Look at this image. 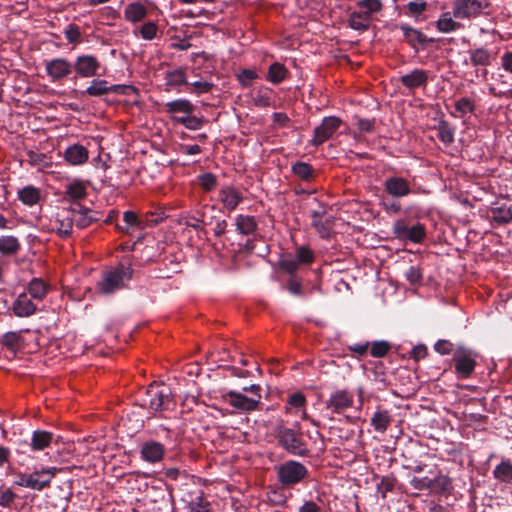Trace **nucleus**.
Instances as JSON below:
<instances>
[{
  "mask_svg": "<svg viewBox=\"0 0 512 512\" xmlns=\"http://www.w3.org/2000/svg\"><path fill=\"white\" fill-rule=\"evenodd\" d=\"M180 223L203 233H207L206 228L209 227L217 237L224 235L227 227V221L214 205H204L188 212L181 218Z\"/></svg>",
  "mask_w": 512,
  "mask_h": 512,
  "instance_id": "f257e3e1",
  "label": "nucleus"
},
{
  "mask_svg": "<svg viewBox=\"0 0 512 512\" xmlns=\"http://www.w3.org/2000/svg\"><path fill=\"white\" fill-rule=\"evenodd\" d=\"M136 404L148 410L147 419H151L162 412L171 411L176 406L171 389L165 384L156 382L146 388L144 396Z\"/></svg>",
  "mask_w": 512,
  "mask_h": 512,
  "instance_id": "f03ea898",
  "label": "nucleus"
},
{
  "mask_svg": "<svg viewBox=\"0 0 512 512\" xmlns=\"http://www.w3.org/2000/svg\"><path fill=\"white\" fill-rule=\"evenodd\" d=\"M273 434L278 445L289 454L298 457H308L310 455L308 444L304 440L301 431L289 428L284 425L283 421H280L274 427Z\"/></svg>",
  "mask_w": 512,
  "mask_h": 512,
  "instance_id": "7ed1b4c3",
  "label": "nucleus"
},
{
  "mask_svg": "<svg viewBox=\"0 0 512 512\" xmlns=\"http://www.w3.org/2000/svg\"><path fill=\"white\" fill-rule=\"evenodd\" d=\"M133 277L131 265L119 264L103 271L101 280L97 283V291L103 295H112L128 286Z\"/></svg>",
  "mask_w": 512,
  "mask_h": 512,
  "instance_id": "20e7f679",
  "label": "nucleus"
},
{
  "mask_svg": "<svg viewBox=\"0 0 512 512\" xmlns=\"http://www.w3.org/2000/svg\"><path fill=\"white\" fill-rule=\"evenodd\" d=\"M429 473L432 474L433 477H411L409 480L410 486L415 490L429 491L431 494L436 495H444L452 490V479L448 475L444 474L441 470H437L436 473L430 470Z\"/></svg>",
  "mask_w": 512,
  "mask_h": 512,
  "instance_id": "39448f33",
  "label": "nucleus"
},
{
  "mask_svg": "<svg viewBox=\"0 0 512 512\" xmlns=\"http://www.w3.org/2000/svg\"><path fill=\"white\" fill-rule=\"evenodd\" d=\"M275 471L278 482L286 489L293 488L309 477L308 468L296 460H287L275 466Z\"/></svg>",
  "mask_w": 512,
  "mask_h": 512,
  "instance_id": "423d86ee",
  "label": "nucleus"
},
{
  "mask_svg": "<svg viewBox=\"0 0 512 512\" xmlns=\"http://www.w3.org/2000/svg\"><path fill=\"white\" fill-rule=\"evenodd\" d=\"M478 354L464 345H457L452 361L458 379L469 378L477 365Z\"/></svg>",
  "mask_w": 512,
  "mask_h": 512,
  "instance_id": "0eeeda50",
  "label": "nucleus"
},
{
  "mask_svg": "<svg viewBox=\"0 0 512 512\" xmlns=\"http://www.w3.org/2000/svg\"><path fill=\"white\" fill-rule=\"evenodd\" d=\"M489 5V0H455L453 2V16L457 19L475 18Z\"/></svg>",
  "mask_w": 512,
  "mask_h": 512,
  "instance_id": "6e6552de",
  "label": "nucleus"
},
{
  "mask_svg": "<svg viewBox=\"0 0 512 512\" xmlns=\"http://www.w3.org/2000/svg\"><path fill=\"white\" fill-rule=\"evenodd\" d=\"M72 482L68 481L61 486H57L55 491L48 496L47 507L50 512H66L69 502L73 497Z\"/></svg>",
  "mask_w": 512,
  "mask_h": 512,
  "instance_id": "1a4fd4ad",
  "label": "nucleus"
},
{
  "mask_svg": "<svg viewBox=\"0 0 512 512\" xmlns=\"http://www.w3.org/2000/svg\"><path fill=\"white\" fill-rule=\"evenodd\" d=\"M394 234L403 240H410L413 243H420L426 236L425 226L416 223L409 226L405 220H397L393 226Z\"/></svg>",
  "mask_w": 512,
  "mask_h": 512,
  "instance_id": "9d476101",
  "label": "nucleus"
},
{
  "mask_svg": "<svg viewBox=\"0 0 512 512\" xmlns=\"http://www.w3.org/2000/svg\"><path fill=\"white\" fill-rule=\"evenodd\" d=\"M45 71L52 82H60L72 73L73 65L68 59L57 57L45 62Z\"/></svg>",
  "mask_w": 512,
  "mask_h": 512,
  "instance_id": "9b49d317",
  "label": "nucleus"
},
{
  "mask_svg": "<svg viewBox=\"0 0 512 512\" xmlns=\"http://www.w3.org/2000/svg\"><path fill=\"white\" fill-rule=\"evenodd\" d=\"M341 123V119L337 117H325L322 123L314 129L313 139L311 140L312 145L317 147L329 140L339 129Z\"/></svg>",
  "mask_w": 512,
  "mask_h": 512,
  "instance_id": "f8f14e48",
  "label": "nucleus"
},
{
  "mask_svg": "<svg viewBox=\"0 0 512 512\" xmlns=\"http://www.w3.org/2000/svg\"><path fill=\"white\" fill-rule=\"evenodd\" d=\"M73 65L76 74L81 78H91L97 75L100 68V62L93 55L77 56Z\"/></svg>",
  "mask_w": 512,
  "mask_h": 512,
  "instance_id": "ddd939ff",
  "label": "nucleus"
},
{
  "mask_svg": "<svg viewBox=\"0 0 512 512\" xmlns=\"http://www.w3.org/2000/svg\"><path fill=\"white\" fill-rule=\"evenodd\" d=\"M108 82L103 79H94L88 86L86 93L92 97H101L108 93L126 94L127 90L132 89L127 85H107Z\"/></svg>",
  "mask_w": 512,
  "mask_h": 512,
  "instance_id": "4468645a",
  "label": "nucleus"
},
{
  "mask_svg": "<svg viewBox=\"0 0 512 512\" xmlns=\"http://www.w3.org/2000/svg\"><path fill=\"white\" fill-rule=\"evenodd\" d=\"M243 199V192L234 186H224L219 190V201L228 212L234 211Z\"/></svg>",
  "mask_w": 512,
  "mask_h": 512,
  "instance_id": "2eb2a0df",
  "label": "nucleus"
},
{
  "mask_svg": "<svg viewBox=\"0 0 512 512\" xmlns=\"http://www.w3.org/2000/svg\"><path fill=\"white\" fill-rule=\"evenodd\" d=\"M384 190L393 198H403L411 193V186L409 182L399 176L388 177L384 181Z\"/></svg>",
  "mask_w": 512,
  "mask_h": 512,
  "instance_id": "dca6fc26",
  "label": "nucleus"
},
{
  "mask_svg": "<svg viewBox=\"0 0 512 512\" xmlns=\"http://www.w3.org/2000/svg\"><path fill=\"white\" fill-rule=\"evenodd\" d=\"M165 455V447L162 443L149 440L144 442L140 448V457L145 462L154 464L163 460Z\"/></svg>",
  "mask_w": 512,
  "mask_h": 512,
  "instance_id": "f3484780",
  "label": "nucleus"
},
{
  "mask_svg": "<svg viewBox=\"0 0 512 512\" xmlns=\"http://www.w3.org/2000/svg\"><path fill=\"white\" fill-rule=\"evenodd\" d=\"M352 405L353 395L347 390H337L333 392L326 402V407L331 409L333 413H341L352 407Z\"/></svg>",
  "mask_w": 512,
  "mask_h": 512,
  "instance_id": "a211bd4d",
  "label": "nucleus"
},
{
  "mask_svg": "<svg viewBox=\"0 0 512 512\" xmlns=\"http://www.w3.org/2000/svg\"><path fill=\"white\" fill-rule=\"evenodd\" d=\"M60 438V436L55 437L52 432L38 429L32 432L28 446L32 451L39 452L48 448L53 442L58 443Z\"/></svg>",
  "mask_w": 512,
  "mask_h": 512,
  "instance_id": "6ab92c4d",
  "label": "nucleus"
},
{
  "mask_svg": "<svg viewBox=\"0 0 512 512\" xmlns=\"http://www.w3.org/2000/svg\"><path fill=\"white\" fill-rule=\"evenodd\" d=\"M118 232L132 235L137 230H144L145 223L134 211H125L123 214V224H116Z\"/></svg>",
  "mask_w": 512,
  "mask_h": 512,
  "instance_id": "aec40b11",
  "label": "nucleus"
},
{
  "mask_svg": "<svg viewBox=\"0 0 512 512\" xmlns=\"http://www.w3.org/2000/svg\"><path fill=\"white\" fill-rule=\"evenodd\" d=\"M165 109L175 122V117L190 115L195 110V105L187 99H176L165 104Z\"/></svg>",
  "mask_w": 512,
  "mask_h": 512,
  "instance_id": "412c9836",
  "label": "nucleus"
},
{
  "mask_svg": "<svg viewBox=\"0 0 512 512\" xmlns=\"http://www.w3.org/2000/svg\"><path fill=\"white\" fill-rule=\"evenodd\" d=\"M469 63L473 67H488L494 60L493 53L486 47H475L468 51Z\"/></svg>",
  "mask_w": 512,
  "mask_h": 512,
  "instance_id": "4be33fe9",
  "label": "nucleus"
},
{
  "mask_svg": "<svg viewBox=\"0 0 512 512\" xmlns=\"http://www.w3.org/2000/svg\"><path fill=\"white\" fill-rule=\"evenodd\" d=\"M400 82L409 90L425 86L428 82V72L422 69H414L412 72L400 77Z\"/></svg>",
  "mask_w": 512,
  "mask_h": 512,
  "instance_id": "5701e85b",
  "label": "nucleus"
},
{
  "mask_svg": "<svg viewBox=\"0 0 512 512\" xmlns=\"http://www.w3.org/2000/svg\"><path fill=\"white\" fill-rule=\"evenodd\" d=\"M227 397H229V404L239 410L242 411H253L258 406V400L253 398H249L242 393L236 392L234 390H230L227 392Z\"/></svg>",
  "mask_w": 512,
  "mask_h": 512,
  "instance_id": "b1692460",
  "label": "nucleus"
},
{
  "mask_svg": "<svg viewBox=\"0 0 512 512\" xmlns=\"http://www.w3.org/2000/svg\"><path fill=\"white\" fill-rule=\"evenodd\" d=\"M74 226L73 210L71 208L62 209L57 213L55 219V227L62 236H69Z\"/></svg>",
  "mask_w": 512,
  "mask_h": 512,
  "instance_id": "393cba45",
  "label": "nucleus"
},
{
  "mask_svg": "<svg viewBox=\"0 0 512 512\" xmlns=\"http://www.w3.org/2000/svg\"><path fill=\"white\" fill-rule=\"evenodd\" d=\"M400 29L403 32L405 41L414 49H417L418 46L424 47L428 42H433V39H428L425 34H423L420 30H417L408 25H401Z\"/></svg>",
  "mask_w": 512,
  "mask_h": 512,
  "instance_id": "a878e982",
  "label": "nucleus"
},
{
  "mask_svg": "<svg viewBox=\"0 0 512 512\" xmlns=\"http://www.w3.org/2000/svg\"><path fill=\"white\" fill-rule=\"evenodd\" d=\"M36 309V305L24 293L20 294L12 305L13 313L17 317H29L36 312Z\"/></svg>",
  "mask_w": 512,
  "mask_h": 512,
  "instance_id": "bb28decb",
  "label": "nucleus"
},
{
  "mask_svg": "<svg viewBox=\"0 0 512 512\" xmlns=\"http://www.w3.org/2000/svg\"><path fill=\"white\" fill-rule=\"evenodd\" d=\"M88 157V150L80 144L69 146L64 152L65 160L75 166L84 164L88 160Z\"/></svg>",
  "mask_w": 512,
  "mask_h": 512,
  "instance_id": "cd10ccee",
  "label": "nucleus"
},
{
  "mask_svg": "<svg viewBox=\"0 0 512 512\" xmlns=\"http://www.w3.org/2000/svg\"><path fill=\"white\" fill-rule=\"evenodd\" d=\"M314 258H278L276 263L271 262L275 267L292 275L299 267L300 264H310Z\"/></svg>",
  "mask_w": 512,
  "mask_h": 512,
  "instance_id": "c85d7f7f",
  "label": "nucleus"
},
{
  "mask_svg": "<svg viewBox=\"0 0 512 512\" xmlns=\"http://www.w3.org/2000/svg\"><path fill=\"white\" fill-rule=\"evenodd\" d=\"M373 17L361 13L359 10L353 11L349 14L348 26L357 31H367L371 25Z\"/></svg>",
  "mask_w": 512,
  "mask_h": 512,
  "instance_id": "c756f323",
  "label": "nucleus"
},
{
  "mask_svg": "<svg viewBox=\"0 0 512 512\" xmlns=\"http://www.w3.org/2000/svg\"><path fill=\"white\" fill-rule=\"evenodd\" d=\"M236 230L243 235H251L256 232L258 223L254 216L238 215L235 219Z\"/></svg>",
  "mask_w": 512,
  "mask_h": 512,
  "instance_id": "7c9ffc66",
  "label": "nucleus"
},
{
  "mask_svg": "<svg viewBox=\"0 0 512 512\" xmlns=\"http://www.w3.org/2000/svg\"><path fill=\"white\" fill-rule=\"evenodd\" d=\"M147 16L146 7L139 3L133 2L126 5L124 9V17L127 21L136 23L142 21Z\"/></svg>",
  "mask_w": 512,
  "mask_h": 512,
  "instance_id": "2f4dec72",
  "label": "nucleus"
},
{
  "mask_svg": "<svg viewBox=\"0 0 512 512\" xmlns=\"http://www.w3.org/2000/svg\"><path fill=\"white\" fill-rule=\"evenodd\" d=\"M490 215L496 225L507 224L512 220V207L507 204L492 207Z\"/></svg>",
  "mask_w": 512,
  "mask_h": 512,
  "instance_id": "473e14b6",
  "label": "nucleus"
},
{
  "mask_svg": "<svg viewBox=\"0 0 512 512\" xmlns=\"http://www.w3.org/2000/svg\"><path fill=\"white\" fill-rule=\"evenodd\" d=\"M391 421V415L387 410L378 409L371 417L370 424L375 431L383 433L387 430Z\"/></svg>",
  "mask_w": 512,
  "mask_h": 512,
  "instance_id": "72a5a7b5",
  "label": "nucleus"
},
{
  "mask_svg": "<svg viewBox=\"0 0 512 512\" xmlns=\"http://www.w3.org/2000/svg\"><path fill=\"white\" fill-rule=\"evenodd\" d=\"M493 477L506 484L512 482V462L509 459L502 460L493 470Z\"/></svg>",
  "mask_w": 512,
  "mask_h": 512,
  "instance_id": "f704fd0d",
  "label": "nucleus"
},
{
  "mask_svg": "<svg viewBox=\"0 0 512 512\" xmlns=\"http://www.w3.org/2000/svg\"><path fill=\"white\" fill-rule=\"evenodd\" d=\"M41 198L40 190L34 186H25L18 191V199L25 205L33 206Z\"/></svg>",
  "mask_w": 512,
  "mask_h": 512,
  "instance_id": "c9c22d12",
  "label": "nucleus"
},
{
  "mask_svg": "<svg viewBox=\"0 0 512 512\" xmlns=\"http://www.w3.org/2000/svg\"><path fill=\"white\" fill-rule=\"evenodd\" d=\"M436 27L442 33H449L461 29L462 24L456 22L450 12H445L437 20Z\"/></svg>",
  "mask_w": 512,
  "mask_h": 512,
  "instance_id": "e433bc0d",
  "label": "nucleus"
},
{
  "mask_svg": "<svg viewBox=\"0 0 512 512\" xmlns=\"http://www.w3.org/2000/svg\"><path fill=\"white\" fill-rule=\"evenodd\" d=\"M186 73L183 68L169 70L165 73V85L168 87L177 88L186 84Z\"/></svg>",
  "mask_w": 512,
  "mask_h": 512,
  "instance_id": "4c0bfd02",
  "label": "nucleus"
},
{
  "mask_svg": "<svg viewBox=\"0 0 512 512\" xmlns=\"http://www.w3.org/2000/svg\"><path fill=\"white\" fill-rule=\"evenodd\" d=\"M48 475L42 472V470L28 473V488L32 490L42 491L44 488L49 487Z\"/></svg>",
  "mask_w": 512,
  "mask_h": 512,
  "instance_id": "58836bf2",
  "label": "nucleus"
},
{
  "mask_svg": "<svg viewBox=\"0 0 512 512\" xmlns=\"http://www.w3.org/2000/svg\"><path fill=\"white\" fill-rule=\"evenodd\" d=\"M287 75V68L283 64L275 62L269 67L267 80L273 84H280L286 79Z\"/></svg>",
  "mask_w": 512,
  "mask_h": 512,
  "instance_id": "ea45409f",
  "label": "nucleus"
},
{
  "mask_svg": "<svg viewBox=\"0 0 512 512\" xmlns=\"http://www.w3.org/2000/svg\"><path fill=\"white\" fill-rule=\"evenodd\" d=\"M292 172L295 176L303 181H312L315 177L314 168L306 162H296L292 166Z\"/></svg>",
  "mask_w": 512,
  "mask_h": 512,
  "instance_id": "a19ab883",
  "label": "nucleus"
},
{
  "mask_svg": "<svg viewBox=\"0 0 512 512\" xmlns=\"http://www.w3.org/2000/svg\"><path fill=\"white\" fill-rule=\"evenodd\" d=\"M435 129L437 130L438 138L446 146H449L454 142V128L447 121H439Z\"/></svg>",
  "mask_w": 512,
  "mask_h": 512,
  "instance_id": "79ce46f5",
  "label": "nucleus"
},
{
  "mask_svg": "<svg viewBox=\"0 0 512 512\" xmlns=\"http://www.w3.org/2000/svg\"><path fill=\"white\" fill-rule=\"evenodd\" d=\"M356 7L361 13L372 17L373 14H377L382 11L383 3L382 0H359L356 3Z\"/></svg>",
  "mask_w": 512,
  "mask_h": 512,
  "instance_id": "37998d69",
  "label": "nucleus"
},
{
  "mask_svg": "<svg viewBox=\"0 0 512 512\" xmlns=\"http://www.w3.org/2000/svg\"><path fill=\"white\" fill-rule=\"evenodd\" d=\"M28 292L32 298L42 300L48 292V285L41 278H33L28 285Z\"/></svg>",
  "mask_w": 512,
  "mask_h": 512,
  "instance_id": "c03bdc74",
  "label": "nucleus"
},
{
  "mask_svg": "<svg viewBox=\"0 0 512 512\" xmlns=\"http://www.w3.org/2000/svg\"><path fill=\"white\" fill-rule=\"evenodd\" d=\"M252 103L259 108L270 107L272 104L271 90L260 88L252 94Z\"/></svg>",
  "mask_w": 512,
  "mask_h": 512,
  "instance_id": "a18cd8bd",
  "label": "nucleus"
},
{
  "mask_svg": "<svg viewBox=\"0 0 512 512\" xmlns=\"http://www.w3.org/2000/svg\"><path fill=\"white\" fill-rule=\"evenodd\" d=\"M397 479L393 474L383 476L376 486L377 492L382 499H386L387 493L392 492L395 488Z\"/></svg>",
  "mask_w": 512,
  "mask_h": 512,
  "instance_id": "49530a36",
  "label": "nucleus"
},
{
  "mask_svg": "<svg viewBox=\"0 0 512 512\" xmlns=\"http://www.w3.org/2000/svg\"><path fill=\"white\" fill-rule=\"evenodd\" d=\"M73 210L74 225L77 228L84 229L91 225V221L88 217L86 207L77 205V207L71 208Z\"/></svg>",
  "mask_w": 512,
  "mask_h": 512,
  "instance_id": "de8ad7c7",
  "label": "nucleus"
},
{
  "mask_svg": "<svg viewBox=\"0 0 512 512\" xmlns=\"http://www.w3.org/2000/svg\"><path fill=\"white\" fill-rule=\"evenodd\" d=\"M20 248L19 241L14 236L0 237V252L2 254H15Z\"/></svg>",
  "mask_w": 512,
  "mask_h": 512,
  "instance_id": "09e8293b",
  "label": "nucleus"
},
{
  "mask_svg": "<svg viewBox=\"0 0 512 512\" xmlns=\"http://www.w3.org/2000/svg\"><path fill=\"white\" fill-rule=\"evenodd\" d=\"M66 195L73 200L84 199L87 195L85 185L80 181H74L67 185Z\"/></svg>",
  "mask_w": 512,
  "mask_h": 512,
  "instance_id": "8fccbe9b",
  "label": "nucleus"
},
{
  "mask_svg": "<svg viewBox=\"0 0 512 512\" xmlns=\"http://www.w3.org/2000/svg\"><path fill=\"white\" fill-rule=\"evenodd\" d=\"M428 4L425 0H413L410 1L406 6L405 15L418 18L427 10Z\"/></svg>",
  "mask_w": 512,
  "mask_h": 512,
  "instance_id": "3c124183",
  "label": "nucleus"
},
{
  "mask_svg": "<svg viewBox=\"0 0 512 512\" xmlns=\"http://www.w3.org/2000/svg\"><path fill=\"white\" fill-rule=\"evenodd\" d=\"M23 331L28 332L29 330L26 329V330H21L20 332H16V331L6 332L1 337L0 344L9 350H12V351L15 350L19 344L20 339H21L20 333Z\"/></svg>",
  "mask_w": 512,
  "mask_h": 512,
  "instance_id": "603ef678",
  "label": "nucleus"
},
{
  "mask_svg": "<svg viewBox=\"0 0 512 512\" xmlns=\"http://www.w3.org/2000/svg\"><path fill=\"white\" fill-rule=\"evenodd\" d=\"M175 122L184 125L189 130H197L203 126L204 119L190 114L187 116L175 117Z\"/></svg>",
  "mask_w": 512,
  "mask_h": 512,
  "instance_id": "864d4df0",
  "label": "nucleus"
},
{
  "mask_svg": "<svg viewBox=\"0 0 512 512\" xmlns=\"http://www.w3.org/2000/svg\"><path fill=\"white\" fill-rule=\"evenodd\" d=\"M210 503L204 498L200 492L188 505V512H209Z\"/></svg>",
  "mask_w": 512,
  "mask_h": 512,
  "instance_id": "5fc2aeb1",
  "label": "nucleus"
},
{
  "mask_svg": "<svg viewBox=\"0 0 512 512\" xmlns=\"http://www.w3.org/2000/svg\"><path fill=\"white\" fill-rule=\"evenodd\" d=\"M390 348V343L385 340L374 341L371 344L370 354L375 358H382L389 352Z\"/></svg>",
  "mask_w": 512,
  "mask_h": 512,
  "instance_id": "6e6d98bb",
  "label": "nucleus"
},
{
  "mask_svg": "<svg viewBox=\"0 0 512 512\" xmlns=\"http://www.w3.org/2000/svg\"><path fill=\"white\" fill-rule=\"evenodd\" d=\"M474 108L473 101L468 97H463L455 103V110L458 113V117H463L467 113L473 112Z\"/></svg>",
  "mask_w": 512,
  "mask_h": 512,
  "instance_id": "4d7b16f0",
  "label": "nucleus"
},
{
  "mask_svg": "<svg viewBox=\"0 0 512 512\" xmlns=\"http://www.w3.org/2000/svg\"><path fill=\"white\" fill-rule=\"evenodd\" d=\"M64 34H65V37L67 39V41L70 43V44H79L82 40H81V31H80V28L79 26H77L76 24H69L65 31H64Z\"/></svg>",
  "mask_w": 512,
  "mask_h": 512,
  "instance_id": "13d9d810",
  "label": "nucleus"
},
{
  "mask_svg": "<svg viewBox=\"0 0 512 512\" xmlns=\"http://www.w3.org/2000/svg\"><path fill=\"white\" fill-rule=\"evenodd\" d=\"M313 227H315L322 238L329 239L333 230V221L331 219H326L325 221H317Z\"/></svg>",
  "mask_w": 512,
  "mask_h": 512,
  "instance_id": "bf43d9fd",
  "label": "nucleus"
},
{
  "mask_svg": "<svg viewBox=\"0 0 512 512\" xmlns=\"http://www.w3.org/2000/svg\"><path fill=\"white\" fill-rule=\"evenodd\" d=\"M456 347L457 346H455L449 340L440 339L435 343L434 350L440 355H454Z\"/></svg>",
  "mask_w": 512,
  "mask_h": 512,
  "instance_id": "052dcab7",
  "label": "nucleus"
},
{
  "mask_svg": "<svg viewBox=\"0 0 512 512\" xmlns=\"http://www.w3.org/2000/svg\"><path fill=\"white\" fill-rule=\"evenodd\" d=\"M199 185L204 191H211L217 185L216 176L212 173H204L198 176Z\"/></svg>",
  "mask_w": 512,
  "mask_h": 512,
  "instance_id": "680f3d73",
  "label": "nucleus"
},
{
  "mask_svg": "<svg viewBox=\"0 0 512 512\" xmlns=\"http://www.w3.org/2000/svg\"><path fill=\"white\" fill-rule=\"evenodd\" d=\"M158 27L156 23L149 21L142 25L140 35L145 40H152L156 37Z\"/></svg>",
  "mask_w": 512,
  "mask_h": 512,
  "instance_id": "e2e57ef3",
  "label": "nucleus"
},
{
  "mask_svg": "<svg viewBox=\"0 0 512 512\" xmlns=\"http://www.w3.org/2000/svg\"><path fill=\"white\" fill-rule=\"evenodd\" d=\"M287 403L295 409H300L305 406L306 399L303 393L296 392L288 397Z\"/></svg>",
  "mask_w": 512,
  "mask_h": 512,
  "instance_id": "0e129e2a",
  "label": "nucleus"
},
{
  "mask_svg": "<svg viewBox=\"0 0 512 512\" xmlns=\"http://www.w3.org/2000/svg\"><path fill=\"white\" fill-rule=\"evenodd\" d=\"M500 65L506 73L512 74V50H507L501 55Z\"/></svg>",
  "mask_w": 512,
  "mask_h": 512,
  "instance_id": "69168bd1",
  "label": "nucleus"
},
{
  "mask_svg": "<svg viewBox=\"0 0 512 512\" xmlns=\"http://www.w3.org/2000/svg\"><path fill=\"white\" fill-rule=\"evenodd\" d=\"M16 498V494L11 489L0 492V506L10 507Z\"/></svg>",
  "mask_w": 512,
  "mask_h": 512,
  "instance_id": "338daca9",
  "label": "nucleus"
},
{
  "mask_svg": "<svg viewBox=\"0 0 512 512\" xmlns=\"http://www.w3.org/2000/svg\"><path fill=\"white\" fill-rule=\"evenodd\" d=\"M299 512H322V508L316 502L307 500L299 507Z\"/></svg>",
  "mask_w": 512,
  "mask_h": 512,
  "instance_id": "774afa93",
  "label": "nucleus"
}]
</instances>
